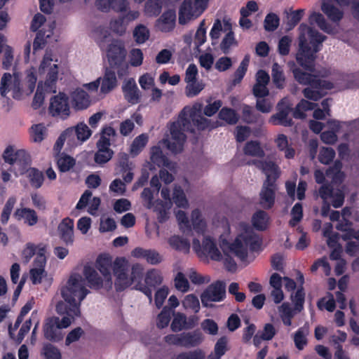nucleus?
<instances>
[{"label":"nucleus","instance_id":"1","mask_svg":"<svg viewBox=\"0 0 359 359\" xmlns=\"http://www.w3.org/2000/svg\"><path fill=\"white\" fill-rule=\"evenodd\" d=\"M299 29V49L296 60L301 67L309 72H304L294 65L291 67V71L299 84L306 86L302 90L304 96L307 100L316 102L325 96L327 90L334 88L332 82L311 74L315 71L316 53L320 50V46L326 36L305 24H301Z\"/></svg>","mask_w":359,"mask_h":359},{"label":"nucleus","instance_id":"2","mask_svg":"<svg viewBox=\"0 0 359 359\" xmlns=\"http://www.w3.org/2000/svg\"><path fill=\"white\" fill-rule=\"evenodd\" d=\"M89 293L79 275H72L67 285L61 288V294L65 302L56 304V311L64 316L48 318L43 325L44 337L50 341L59 342L63 339L62 328L69 327L76 316H79L80 304Z\"/></svg>","mask_w":359,"mask_h":359},{"label":"nucleus","instance_id":"3","mask_svg":"<svg viewBox=\"0 0 359 359\" xmlns=\"http://www.w3.org/2000/svg\"><path fill=\"white\" fill-rule=\"evenodd\" d=\"M191 121L200 130H212L222 126L218 121L212 122L201 116L196 117V111L194 109H187V107H184L180 113L177 121L170 124V138L163 140L166 147L172 153L179 154L182 151L187 140L184 131L194 133Z\"/></svg>","mask_w":359,"mask_h":359},{"label":"nucleus","instance_id":"4","mask_svg":"<svg viewBox=\"0 0 359 359\" xmlns=\"http://www.w3.org/2000/svg\"><path fill=\"white\" fill-rule=\"evenodd\" d=\"M53 59L51 55L46 53L39 67V73H46V81H39L36 91L34 96L32 107L34 109H39L43 104L46 94L56 93L57 81L58 79V66L56 64L51 65Z\"/></svg>","mask_w":359,"mask_h":359},{"label":"nucleus","instance_id":"5","mask_svg":"<svg viewBox=\"0 0 359 359\" xmlns=\"http://www.w3.org/2000/svg\"><path fill=\"white\" fill-rule=\"evenodd\" d=\"M208 0H184L179 10V23L187 24L194 18H198L207 8Z\"/></svg>","mask_w":359,"mask_h":359},{"label":"nucleus","instance_id":"6","mask_svg":"<svg viewBox=\"0 0 359 359\" xmlns=\"http://www.w3.org/2000/svg\"><path fill=\"white\" fill-rule=\"evenodd\" d=\"M48 113L53 117L66 120L70 115L69 97L62 92L53 96L50 100Z\"/></svg>","mask_w":359,"mask_h":359},{"label":"nucleus","instance_id":"7","mask_svg":"<svg viewBox=\"0 0 359 359\" xmlns=\"http://www.w3.org/2000/svg\"><path fill=\"white\" fill-rule=\"evenodd\" d=\"M293 110L290 102L286 98L282 99L277 104L278 111L271 116L270 122L275 126H292L293 121L288 116Z\"/></svg>","mask_w":359,"mask_h":359},{"label":"nucleus","instance_id":"8","mask_svg":"<svg viewBox=\"0 0 359 359\" xmlns=\"http://www.w3.org/2000/svg\"><path fill=\"white\" fill-rule=\"evenodd\" d=\"M3 158L9 165L17 164L20 167V171L23 173L30 163V156L24 149L14 151L13 147L8 146L3 154Z\"/></svg>","mask_w":359,"mask_h":359},{"label":"nucleus","instance_id":"9","mask_svg":"<svg viewBox=\"0 0 359 359\" xmlns=\"http://www.w3.org/2000/svg\"><path fill=\"white\" fill-rule=\"evenodd\" d=\"M226 297V284L217 280L210 284L201 296L202 304L207 306L208 302H221Z\"/></svg>","mask_w":359,"mask_h":359},{"label":"nucleus","instance_id":"10","mask_svg":"<svg viewBox=\"0 0 359 359\" xmlns=\"http://www.w3.org/2000/svg\"><path fill=\"white\" fill-rule=\"evenodd\" d=\"M248 165H253L266 175V180L276 182L280 176L278 165L271 160L252 159L248 162Z\"/></svg>","mask_w":359,"mask_h":359},{"label":"nucleus","instance_id":"11","mask_svg":"<svg viewBox=\"0 0 359 359\" xmlns=\"http://www.w3.org/2000/svg\"><path fill=\"white\" fill-rule=\"evenodd\" d=\"M259 196L261 205L265 209H271L275 203L276 182L264 180Z\"/></svg>","mask_w":359,"mask_h":359},{"label":"nucleus","instance_id":"12","mask_svg":"<svg viewBox=\"0 0 359 359\" xmlns=\"http://www.w3.org/2000/svg\"><path fill=\"white\" fill-rule=\"evenodd\" d=\"M57 233L60 240L66 245H72L74 241V220L70 217H65L57 226Z\"/></svg>","mask_w":359,"mask_h":359},{"label":"nucleus","instance_id":"13","mask_svg":"<svg viewBox=\"0 0 359 359\" xmlns=\"http://www.w3.org/2000/svg\"><path fill=\"white\" fill-rule=\"evenodd\" d=\"M143 277V269L140 264H134L131 269V274L130 278L132 283H136L134 289L139 290L144 294L149 299V302H152V290L149 288L148 286H144L142 283Z\"/></svg>","mask_w":359,"mask_h":359},{"label":"nucleus","instance_id":"14","mask_svg":"<svg viewBox=\"0 0 359 359\" xmlns=\"http://www.w3.org/2000/svg\"><path fill=\"white\" fill-rule=\"evenodd\" d=\"M107 55L109 64L111 66L125 60L126 51L121 42L115 41L109 45Z\"/></svg>","mask_w":359,"mask_h":359},{"label":"nucleus","instance_id":"15","mask_svg":"<svg viewBox=\"0 0 359 359\" xmlns=\"http://www.w3.org/2000/svg\"><path fill=\"white\" fill-rule=\"evenodd\" d=\"M176 13L174 10L169 9L163 13L156 20V27L162 32H170L175 27Z\"/></svg>","mask_w":359,"mask_h":359},{"label":"nucleus","instance_id":"16","mask_svg":"<svg viewBox=\"0 0 359 359\" xmlns=\"http://www.w3.org/2000/svg\"><path fill=\"white\" fill-rule=\"evenodd\" d=\"M201 252V254L209 257L214 261H220L222 258V255L217 246L216 242L210 236H205L203 238Z\"/></svg>","mask_w":359,"mask_h":359},{"label":"nucleus","instance_id":"17","mask_svg":"<svg viewBox=\"0 0 359 359\" xmlns=\"http://www.w3.org/2000/svg\"><path fill=\"white\" fill-rule=\"evenodd\" d=\"M72 104L76 111L86 109L91 101L89 95L83 89L77 88L71 93Z\"/></svg>","mask_w":359,"mask_h":359},{"label":"nucleus","instance_id":"18","mask_svg":"<svg viewBox=\"0 0 359 359\" xmlns=\"http://www.w3.org/2000/svg\"><path fill=\"white\" fill-rule=\"evenodd\" d=\"M95 6L102 12L113 10L116 12L126 11L128 7L126 0H96Z\"/></svg>","mask_w":359,"mask_h":359},{"label":"nucleus","instance_id":"19","mask_svg":"<svg viewBox=\"0 0 359 359\" xmlns=\"http://www.w3.org/2000/svg\"><path fill=\"white\" fill-rule=\"evenodd\" d=\"M122 90L125 99L131 104H135L140 102V92L135 81L130 79L124 83Z\"/></svg>","mask_w":359,"mask_h":359},{"label":"nucleus","instance_id":"20","mask_svg":"<svg viewBox=\"0 0 359 359\" xmlns=\"http://www.w3.org/2000/svg\"><path fill=\"white\" fill-rule=\"evenodd\" d=\"M244 240V235L241 233L238 235L230 246H229V250L241 261H245L248 257V247Z\"/></svg>","mask_w":359,"mask_h":359},{"label":"nucleus","instance_id":"21","mask_svg":"<svg viewBox=\"0 0 359 359\" xmlns=\"http://www.w3.org/2000/svg\"><path fill=\"white\" fill-rule=\"evenodd\" d=\"M117 86V79L114 69L106 68L103 77L100 81V93L107 94Z\"/></svg>","mask_w":359,"mask_h":359},{"label":"nucleus","instance_id":"22","mask_svg":"<svg viewBox=\"0 0 359 359\" xmlns=\"http://www.w3.org/2000/svg\"><path fill=\"white\" fill-rule=\"evenodd\" d=\"M203 340L204 336L199 330L182 332V347H196L201 344Z\"/></svg>","mask_w":359,"mask_h":359},{"label":"nucleus","instance_id":"23","mask_svg":"<svg viewBox=\"0 0 359 359\" xmlns=\"http://www.w3.org/2000/svg\"><path fill=\"white\" fill-rule=\"evenodd\" d=\"M342 166L343 165L341 161L337 160L332 166L329 167L326 170V177L331 180V183L332 184H340L343 182L345 178V175L341 170Z\"/></svg>","mask_w":359,"mask_h":359},{"label":"nucleus","instance_id":"24","mask_svg":"<svg viewBox=\"0 0 359 359\" xmlns=\"http://www.w3.org/2000/svg\"><path fill=\"white\" fill-rule=\"evenodd\" d=\"M13 216L17 220L24 219V222L29 226H34L39 221L36 211L29 208H17Z\"/></svg>","mask_w":359,"mask_h":359},{"label":"nucleus","instance_id":"25","mask_svg":"<svg viewBox=\"0 0 359 359\" xmlns=\"http://www.w3.org/2000/svg\"><path fill=\"white\" fill-rule=\"evenodd\" d=\"M321 10L328 19L334 22H338L343 18L344 12L335 6L330 0L323 1Z\"/></svg>","mask_w":359,"mask_h":359},{"label":"nucleus","instance_id":"26","mask_svg":"<svg viewBox=\"0 0 359 359\" xmlns=\"http://www.w3.org/2000/svg\"><path fill=\"white\" fill-rule=\"evenodd\" d=\"M251 222L256 230L263 231L268 229L271 219L266 212L259 210L252 215Z\"/></svg>","mask_w":359,"mask_h":359},{"label":"nucleus","instance_id":"27","mask_svg":"<svg viewBox=\"0 0 359 359\" xmlns=\"http://www.w3.org/2000/svg\"><path fill=\"white\" fill-rule=\"evenodd\" d=\"M224 29L229 31L224 36L220 43V48L225 54L228 53L231 46L236 45L237 42L234 37V33L231 30V24L229 20L224 19Z\"/></svg>","mask_w":359,"mask_h":359},{"label":"nucleus","instance_id":"28","mask_svg":"<svg viewBox=\"0 0 359 359\" xmlns=\"http://www.w3.org/2000/svg\"><path fill=\"white\" fill-rule=\"evenodd\" d=\"M83 275L88 281L90 288L98 290L102 287L103 281L94 268L90 266H85Z\"/></svg>","mask_w":359,"mask_h":359},{"label":"nucleus","instance_id":"29","mask_svg":"<svg viewBox=\"0 0 359 359\" xmlns=\"http://www.w3.org/2000/svg\"><path fill=\"white\" fill-rule=\"evenodd\" d=\"M243 153L246 156L264 158L265 156V151L261 146V144L257 140H250L247 142L243 147Z\"/></svg>","mask_w":359,"mask_h":359},{"label":"nucleus","instance_id":"30","mask_svg":"<svg viewBox=\"0 0 359 359\" xmlns=\"http://www.w3.org/2000/svg\"><path fill=\"white\" fill-rule=\"evenodd\" d=\"M96 266L105 278L111 280V257L106 255H99L96 260Z\"/></svg>","mask_w":359,"mask_h":359},{"label":"nucleus","instance_id":"31","mask_svg":"<svg viewBox=\"0 0 359 359\" xmlns=\"http://www.w3.org/2000/svg\"><path fill=\"white\" fill-rule=\"evenodd\" d=\"M218 118L226 123L232 126L238 122L240 116L235 109L224 107L219 111Z\"/></svg>","mask_w":359,"mask_h":359},{"label":"nucleus","instance_id":"32","mask_svg":"<svg viewBox=\"0 0 359 359\" xmlns=\"http://www.w3.org/2000/svg\"><path fill=\"white\" fill-rule=\"evenodd\" d=\"M317 104L309 100L302 99L293 110V117L297 119H303L306 117L305 111L313 110Z\"/></svg>","mask_w":359,"mask_h":359},{"label":"nucleus","instance_id":"33","mask_svg":"<svg viewBox=\"0 0 359 359\" xmlns=\"http://www.w3.org/2000/svg\"><path fill=\"white\" fill-rule=\"evenodd\" d=\"M27 170V176L31 186L34 189H39L43 183L44 175L43 172L35 168H29Z\"/></svg>","mask_w":359,"mask_h":359},{"label":"nucleus","instance_id":"34","mask_svg":"<svg viewBox=\"0 0 359 359\" xmlns=\"http://www.w3.org/2000/svg\"><path fill=\"white\" fill-rule=\"evenodd\" d=\"M242 119L243 122L248 124L257 123L262 121L261 115L255 113L253 108L246 104H243L242 106Z\"/></svg>","mask_w":359,"mask_h":359},{"label":"nucleus","instance_id":"35","mask_svg":"<svg viewBox=\"0 0 359 359\" xmlns=\"http://www.w3.org/2000/svg\"><path fill=\"white\" fill-rule=\"evenodd\" d=\"M144 282V286H148L149 288L152 290V288H156L162 283L163 277L158 270L151 269L147 272Z\"/></svg>","mask_w":359,"mask_h":359},{"label":"nucleus","instance_id":"36","mask_svg":"<svg viewBox=\"0 0 359 359\" xmlns=\"http://www.w3.org/2000/svg\"><path fill=\"white\" fill-rule=\"evenodd\" d=\"M271 76L273 83L278 89H283L285 85V77L281 66L275 62L272 65Z\"/></svg>","mask_w":359,"mask_h":359},{"label":"nucleus","instance_id":"37","mask_svg":"<svg viewBox=\"0 0 359 359\" xmlns=\"http://www.w3.org/2000/svg\"><path fill=\"white\" fill-rule=\"evenodd\" d=\"M170 245L175 250L182 251L185 253L189 252L190 243L189 241L180 236H173L169 238Z\"/></svg>","mask_w":359,"mask_h":359},{"label":"nucleus","instance_id":"38","mask_svg":"<svg viewBox=\"0 0 359 359\" xmlns=\"http://www.w3.org/2000/svg\"><path fill=\"white\" fill-rule=\"evenodd\" d=\"M309 334V327L304 326L299 327L294 334V342L296 348L303 350L308 343L306 336Z\"/></svg>","mask_w":359,"mask_h":359},{"label":"nucleus","instance_id":"39","mask_svg":"<svg viewBox=\"0 0 359 359\" xmlns=\"http://www.w3.org/2000/svg\"><path fill=\"white\" fill-rule=\"evenodd\" d=\"M162 0H147L144 5V13L149 17L158 16L162 10Z\"/></svg>","mask_w":359,"mask_h":359},{"label":"nucleus","instance_id":"40","mask_svg":"<svg viewBox=\"0 0 359 359\" xmlns=\"http://www.w3.org/2000/svg\"><path fill=\"white\" fill-rule=\"evenodd\" d=\"M151 161L158 167L167 166L168 164V159L158 146H154L151 149Z\"/></svg>","mask_w":359,"mask_h":359},{"label":"nucleus","instance_id":"41","mask_svg":"<svg viewBox=\"0 0 359 359\" xmlns=\"http://www.w3.org/2000/svg\"><path fill=\"white\" fill-rule=\"evenodd\" d=\"M309 22L311 24L316 23L321 30L327 33H330L332 32L331 25L320 13L313 12L311 13L309 17Z\"/></svg>","mask_w":359,"mask_h":359},{"label":"nucleus","instance_id":"42","mask_svg":"<svg viewBox=\"0 0 359 359\" xmlns=\"http://www.w3.org/2000/svg\"><path fill=\"white\" fill-rule=\"evenodd\" d=\"M191 217L193 229L197 233H203L206 228V224L202 218L201 211L198 209L192 210Z\"/></svg>","mask_w":359,"mask_h":359},{"label":"nucleus","instance_id":"43","mask_svg":"<svg viewBox=\"0 0 359 359\" xmlns=\"http://www.w3.org/2000/svg\"><path fill=\"white\" fill-rule=\"evenodd\" d=\"M133 35L135 42L137 44H142L149 39L150 32L145 25L140 24L135 27Z\"/></svg>","mask_w":359,"mask_h":359},{"label":"nucleus","instance_id":"44","mask_svg":"<svg viewBox=\"0 0 359 359\" xmlns=\"http://www.w3.org/2000/svg\"><path fill=\"white\" fill-rule=\"evenodd\" d=\"M250 59L248 55H246L243 60L241 61L239 67L238 69L235 71L233 74V79L232 81V83L233 86H236L241 82L243 77L245 76L248 67L249 65Z\"/></svg>","mask_w":359,"mask_h":359},{"label":"nucleus","instance_id":"45","mask_svg":"<svg viewBox=\"0 0 359 359\" xmlns=\"http://www.w3.org/2000/svg\"><path fill=\"white\" fill-rule=\"evenodd\" d=\"M75 164L76 160L73 157L67 154H62L57 161L58 169L61 172L69 171Z\"/></svg>","mask_w":359,"mask_h":359},{"label":"nucleus","instance_id":"46","mask_svg":"<svg viewBox=\"0 0 359 359\" xmlns=\"http://www.w3.org/2000/svg\"><path fill=\"white\" fill-rule=\"evenodd\" d=\"M172 200L178 208H187L189 206L188 200L180 186H175L172 194Z\"/></svg>","mask_w":359,"mask_h":359},{"label":"nucleus","instance_id":"47","mask_svg":"<svg viewBox=\"0 0 359 359\" xmlns=\"http://www.w3.org/2000/svg\"><path fill=\"white\" fill-rule=\"evenodd\" d=\"M185 314L180 312L173 313V319L170 325V329L172 332H178L185 330Z\"/></svg>","mask_w":359,"mask_h":359},{"label":"nucleus","instance_id":"48","mask_svg":"<svg viewBox=\"0 0 359 359\" xmlns=\"http://www.w3.org/2000/svg\"><path fill=\"white\" fill-rule=\"evenodd\" d=\"M46 128L43 123L35 124L30 130V137L33 142H41L45 137Z\"/></svg>","mask_w":359,"mask_h":359},{"label":"nucleus","instance_id":"49","mask_svg":"<svg viewBox=\"0 0 359 359\" xmlns=\"http://www.w3.org/2000/svg\"><path fill=\"white\" fill-rule=\"evenodd\" d=\"M148 142V137L145 134H141L135 138L131 147L130 153L135 155L138 154L146 146Z\"/></svg>","mask_w":359,"mask_h":359},{"label":"nucleus","instance_id":"50","mask_svg":"<svg viewBox=\"0 0 359 359\" xmlns=\"http://www.w3.org/2000/svg\"><path fill=\"white\" fill-rule=\"evenodd\" d=\"M46 248L43 244L38 245V250L36 252V256L34 260V268L37 269H44L46 264Z\"/></svg>","mask_w":359,"mask_h":359},{"label":"nucleus","instance_id":"51","mask_svg":"<svg viewBox=\"0 0 359 359\" xmlns=\"http://www.w3.org/2000/svg\"><path fill=\"white\" fill-rule=\"evenodd\" d=\"M172 311L171 309L168 306H165L163 308L161 313L158 315L157 317V327L158 328L163 329L166 327L171 319V313Z\"/></svg>","mask_w":359,"mask_h":359},{"label":"nucleus","instance_id":"52","mask_svg":"<svg viewBox=\"0 0 359 359\" xmlns=\"http://www.w3.org/2000/svg\"><path fill=\"white\" fill-rule=\"evenodd\" d=\"M115 276L114 286L117 292H122L132 285L131 280L130 277H128V273H120Z\"/></svg>","mask_w":359,"mask_h":359},{"label":"nucleus","instance_id":"53","mask_svg":"<svg viewBox=\"0 0 359 359\" xmlns=\"http://www.w3.org/2000/svg\"><path fill=\"white\" fill-rule=\"evenodd\" d=\"M279 24L280 18L276 13H270L265 17L264 27L266 31H275L278 27Z\"/></svg>","mask_w":359,"mask_h":359},{"label":"nucleus","instance_id":"54","mask_svg":"<svg viewBox=\"0 0 359 359\" xmlns=\"http://www.w3.org/2000/svg\"><path fill=\"white\" fill-rule=\"evenodd\" d=\"M335 151L331 147H322L318 154V161L324 165L330 164L335 157Z\"/></svg>","mask_w":359,"mask_h":359},{"label":"nucleus","instance_id":"55","mask_svg":"<svg viewBox=\"0 0 359 359\" xmlns=\"http://www.w3.org/2000/svg\"><path fill=\"white\" fill-rule=\"evenodd\" d=\"M292 218L289 221L291 227H294L303 218V208L300 203H297L291 210Z\"/></svg>","mask_w":359,"mask_h":359},{"label":"nucleus","instance_id":"56","mask_svg":"<svg viewBox=\"0 0 359 359\" xmlns=\"http://www.w3.org/2000/svg\"><path fill=\"white\" fill-rule=\"evenodd\" d=\"M206 41V28L205 20H202L196 30L194 36V43L199 49L200 46H202Z\"/></svg>","mask_w":359,"mask_h":359},{"label":"nucleus","instance_id":"57","mask_svg":"<svg viewBox=\"0 0 359 359\" xmlns=\"http://www.w3.org/2000/svg\"><path fill=\"white\" fill-rule=\"evenodd\" d=\"M75 133L78 140L86 141L92 135V131L84 123H80L75 126Z\"/></svg>","mask_w":359,"mask_h":359},{"label":"nucleus","instance_id":"58","mask_svg":"<svg viewBox=\"0 0 359 359\" xmlns=\"http://www.w3.org/2000/svg\"><path fill=\"white\" fill-rule=\"evenodd\" d=\"M176 218L179 222L180 229L183 233H189L191 231V225L184 211L178 210L176 213Z\"/></svg>","mask_w":359,"mask_h":359},{"label":"nucleus","instance_id":"59","mask_svg":"<svg viewBox=\"0 0 359 359\" xmlns=\"http://www.w3.org/2000/svg\"><path fill=\"white\" fill-rule=\"evenodd\" d=\"M175 359H205V353L202 349L197 348L194 351L182 352L176 355Z\"/></svg>","mask_w":359,"mask_h":359},{"label":"nucleus","instance_id":"60","mask_svg":"<svg viewBox=\"0 0 359 359\" xmlns=\"http://www.w3.org/2000/svg\"><path fill=\"white\" fill-rule=\"evenodd\" d=\"M97 151L95 154V161L98 164H104L107 163L111 158L114 154V152L111 149H104L101 148H97Z\"/></svg>","mask_w":359,"mask_h":359},{"label":"nucleus","instance_id":"61","mask_svg":"<svg viewBox=\"0 0 359 359\" xmlns=\"http://www.w3.org/2000/svg\"><path fill=\"white\" fill-rule=\"evenodd\" d=\"M183 306L185 309H190L195 313L199 311L200 309V303L198 297L193 294H188L186 296L182 302Z\"/></svg>","mask_w":359,"mask_h":359},{"label":"nucleus","instance_id":"62","mask_svg":"<svg viewBox=\"0 0 359 359\" xmlns=\"http://www.w3.org/2000/svg\"><path fill=\"white\" fill-rule=\"evenodd\" d=\"M245 241L247 243L248 248L251 250H256L261 246L262 241L259 238L252 232H245L243 233Z\"/></svg>","mask_w":359,"mask_h":359},{"label":"nucleus","instance_id":"63","mask_svg":"<svg viewBox=\"0 0 359 359\" xmlns=\"http://www.w3.org/2000/svg\"><path fill=\"white\" fill-rule=\"evenodd\" d=\"M175 286L176 289L182 292H186L189 289V283L185 276L182 272H178L175 278Z\"/></svg>","mask_w":359,"mask_h":359},{"label":"nucleus","instance_id":"64","mask_svg":"<svg viewBox=\"0 0 359 359\" xmlns=\"http://www.w3.org/2000/svg\"><path fill=\"white\" fill-rule=\"evenodd\" d=\"M43 353L46 359H61L59 349L51 344L44 345Z\"/></svg>","mask_w":359,"mask_h":359}]
</instances>
